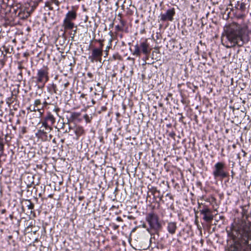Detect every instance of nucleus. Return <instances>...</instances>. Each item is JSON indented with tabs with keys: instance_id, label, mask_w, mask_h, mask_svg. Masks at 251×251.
Instances as JSON below:
<instances>
[{
	"instance_id": "nucleus-11",
	"label": "nucleus",
	"mask_w": 251,
	"mask_h": 251,
	"mask_svg": "<svg viewBox=\"0 0 251 251\" xmlns=\"http://www.w3.org/2000/svg\"><path fill=\"white\" fill-rule=\"evenodd\" d=\"M76 14L75 11H69L66 15V17L64 20L71 21L76 19Z\"/></svg>"
},
{
	"instance_id": "nucleus-15",
	"label": "nucleus",
	"mask_w": 251,
	"mask_h": 251,
	"mask_svg": "<svg viewBox=\"0 0 251 251\" xmlns=\"http://www.w3.org/2000/svg\"><path fill=\"white\" fill-rule=\"evenodd\" d=\"M242 217L240 219H243L244 217H246L247 218V220H249V216L247 214V210H246L245 209H243L242 211Z\"/></svg>"
},
{
	"instance_id": "nucleus-10",
	"label": "nucleus",
	"mask_w": 251,
	"mask_h": 251,
	"mask_svg": "<svg viewBox=\"0 0 251 251\" xmlns=\"http://www.w3.org/2000/svg\"><path fill=\"white\" fill-rule=\"evenodd\" d=\"M140 48L143 53L147 54L150 51L149 44L147 42H142L140 44Z\"/></svg>"
},
{
	"instance_id": "nucleus-17",
	"label": "nucleus",
	"mask_w": 251,
	"mask_h": 251,
	"mask_svg": "<svg viewBox=\"0 0 251 251\" xmlns=\"http://www.w3.org/2000/svg\"><path fill=\"white\" fill-rule=\"evenodd\" d=\"M46 120H48V121H50L51 122L52 124H53L55 121L53 116L51 114H49L46 117Z\"/></svg>"
},
{
	"instance_id": "nucleus-16",
	"label": "nucleus",
	"mask_w": 251,
	"mask_h": 251,
	"mask_svg": "<svg viewBox=\"0 0 251 251\" xmlns=\"http://www.w3.org/2000/svg\"><path fill=\"white\" fill-rule=\"evenodd\" d=\"M124 25H125L124 22L123 21H121V25H116L115 26V28H116V30L118 31H123Z\"/></svg>"
},
{
	"instance_id": "nucleus-14",
	"label": "nucleus",
	"mask_w": 251,
	"mask_h": 251,
	"mask_svg": "<svg viewBox=\"0 0 251 251\" xmlns=\"http://www.w3.org/2000/svg\"><path fill=\"white\" fill-rule=\"evenodd\" d=\"M133 54L136 56L140 55V48L138 45L135 46V49L133 52Z\"/></svg>"
},
{
	"instance_id": "nucleus-19",
	"label": "nucleus",
	"mask_w": 251,
	"mask_h": 251,
	"mask_svg": "<svg viewBox=\"0 0 251 251\" xmlns=\"http://www.w3.org/2000/svg\"><path fill=\"white\" fill-rule=\"evenodd\" d=\"M40 103L41 101L40 100H36L34 102V104L35 106H38V105L40 104Z\"/></svg>"
},
{
	"instance_id": "nucleus-18",
	"label": "nucleus",
	"mask_w": 251,
	"mask_h": 251,
	"mask_svg": "<svg viewBox=\"0 0 251 251\" xmlns=\"http://www.w3.org/2000/svg\"><path fill=\"white\" fill-rule=\"evenodd\" d=\"M51 1L52 2L54 3L57 6H59L60 3L62 2L59 0H51Z\"/></svg>"
},
{
	"instance_id": "nucleus-1",
	"label": "nucleus",
	"mask_w": 251,
	"mask_h": 251,
	"mask_svg": "<svg viewBox=\"0 0 251 251\" xmlns=\"http://www.w3.org/2000/svg\"><path fill=\"white\" fill-rule=\"evenodd\" d=\"M228 236L232 239L238 240L235 242V247L238 251H247L250 247L249 239L251 238V222L243 219H237L231 225L230 230H227Z\"/></svg>"
},
{
	"instance_id": "nucleus-22",
	"label": "nucleus",
	"mask_w": 251,
	"mask_h": 251,
	"mask_svg": "<svg viewBox=\"0 0 251 251\" xmlns=\"http://www.w3.org/2000/svg\"><path fill=\"white\" fill-rule=\"evenodd\" d=\"M32 207H33V206H32V205H29V206H28V208H29V209H32Z\"/></svg>"
},
{
	"instance_id": "nucleus-20",
	"label": "nucleus",
	"mask_w": 251,
	"mask_h": 251,
	"mask_svg": "<svg viewBox=\"0 0 251 251\" xmlns=\"http://www.w3.org/2000/svg\"><path fill=\"white\" fill-rule=\"evenodd\" d=\"M42 125L43 126H44L45 127H46V128L47 127H49V126L48 125L47 123L46 122H43L42 123Z\"/></svg>"
},
{
	"instance_id": "nucleus-4",
	"label": "nucleus",
	"mask_w": 251,
	"mask_h": 251,
	"mask_svg": "<svg viewBox=\"0 0 251 251\" xmlns=\"http://www.w3.org/2000/svg\"><path fill=\"white\" fill-rule=\"evenodd\" d=\"M224 168L225 164L223 162H219L215 164L213 175L215 178H224L227 176V173L224 170Z\"/></svg>"
},
{
	"instance_id": "nucleus-13",
	"label": "nucleus",
	"mask_w": 251,
	"mask_h": 251,
	"mask_svg": "<svg viewBox=\"0 0 251 251\" xmlns=\"http://www.w3.org/2000/svg\"><path fill=\"white\" fill-rule=\"evenodd\" d=\"M75 132L76 136L78 138L84 133V130L82 126H77L75 128Z\"/></svg>"
},
{
	"instance_id": "nucleus-23",
	"label": "nucleus",
	"mask_w": 251,
	"mask_h": 251,
	"mask_svg": "<svg viewBox=\"0 0 251 251\" xmlns=\"http://www.w3.org/2000/svg\"><path fill=\"white\" fill-rule=\"evenodd\" d=\"M63 1H64V0H60V2H63Z\"/></svg>"
},
{
	"instance_id": "nucleus-5",
	"label": "nucleus",
	"mask_w": 251,
	"mask_h": 251,
	"mask_svg": "<svg viewBox=\"0 0 251 251\" xmlns=\"http://www.w3.org/2000/svg\"><path fill=\"white\" fill-rule=\"evenodd\" d=\"M102 55V50L101 49L95 48L92 50V55L89 57L91 62H101Z\"/></svg>"
},
{
	"instance_id": "nucleus-7",
	"label": "nucleus",
	"mask_w": 251,
	"mask_h": 251,
	"mask_svg": "<svg viewBox=\"0 0 251 251\" xmlns=\"http://www.w3.org/2000/svg\"><path fill=\"white\" fill-rule=\"evenodd\" d=\"M175 14V11L174 8L168 9L165 13L160 15V20L162 21H166L167 20L172 21Z\"/></svg>"
},
{
	"instance_id": "nucleus-12",
	"label": "nucleus",
	"mask_w": 251,
	"mask_h": 251,
	"mask_svg": "<svg viewBox=\"0 0 251 251\" xmlns=\"http://www.w3.org/2000/svg\"><path fill=\"white\" fill-rule=\"evenodd\" d=\"M63 26L65 29H72L74 27V24L70 21L64 20Z\"/></svg>"
},
{
	"instance_id": "nucleus-8",
	"label": "nucleus",
	"mask_w": 251,
	"mask_h": 251,
	"mask_svg": "<svg viewBox=\"0 0 251 251\" xmlns=\"http://www.w3.org/2000/svg\"><path fill=\"white\" fill-rule=\"evenodd\" d=\"M200 212L203 215V219L206 222H210L213 219V216L211 210L207 207H204L200 210Z\"/></svg>"
},
{
	"instance_id": "nucleus-2",
	"label": "nucleus",
	"mask_w": 251,
	"mask_h": 251,
	"mask_svg": "<svg viewBox=\"0 0 251 251\" xmlns=\"http://www.w3.org/2000/svg\"><path fill=\"white\" fill-rule=\"evenodd\" d=\"M249 27L246 24H232L226 30V38L230 44L227 47L236 45L241 47L248 43L249 41Z\"/></svg>"
},
{
	"instance_id": "nucleus-3",
	"label": "nucleus",
	"mask_w": 251,
	"mask_h": 251,
	"mask_svg": "<svg viewBox=\"0 0 251 251\" xmlns=\"http://www.w3.org/2000/svg\"><path fill=\"white\" fill-rule=\"evenodd\" d=\"M146 220L149 223L150 227L154 229L157 230L161 226V224L159 221L158 216L154 212H151L147 214Z\"/></svg>"
},
{
	"instance_id": "nucleus-21",
	"label": "nucleus",
	"mask_w": 251,
	"mask_h": 251,
	"mask_svg": "<svg viewBox=\"0 0 251 251\" xmlns=\"http://www.w3.org/2000/svg\"><path fill=\"white\" fill-rule=\"evenodd\" d=\"M102 47H103V44L102 43H100V47L99 49H101L102 50Z\"/></svg>"
},
{
	"instance_id": "nucleus-6",
	"label": "nucleus",
	"mask_w": 251,
	"mask_h": 251,
	"mask_svg": "<svg viewBox=\"0 0 251 251\" xmlns=\"http://www.w3.org/2000/svg\"><path fill=\"white\" fill-rule=\"evenodd\" d=\"M48 70L46 68L41 69L38 71L37 74V82H46L48 80Z\"/></svg>"
},
{
	"instance_id": "nucleus-9",
	"label": "nucleus",
	"mask_w": 251,
	"mask_h": 251,
	"mask_svg": "<svg viewBox=\"0 0 251 251\" xmlns=\"http://www.w3.org/2000/svg\"><path fill=\"white\" fill-rule=\"evenodd\" d=\"M177 228L176 223V222H170L167 225L168 231L171 234H174Z\"/></svg>"
}]
</instances>
